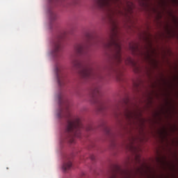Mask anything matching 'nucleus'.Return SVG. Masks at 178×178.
<instances>
[{
  "mask_svg": "<svg viewBox=\"0 0 178 178\" xmlns=\"http://www.w3.org/2000/svg\"><path fill=\"white\" fill-rule=\"evenodd\" d=\"M124 62L126 65H130L131 66H134V67H137L136 63L130 57H128L126 60H124Z\"/></svg>",
  "mask_w": 178,
  "mask_h": 178,
  "instance_id": "obj_9",
  "label": "nucleus"
},
{
  "mask_svg": "<svg viewBox=\"0 0 178 178\" xmlns=\"http://www.w3.org/2000/svg\"><path fill=\"white\" fill-rule=\"evenodd\" d=\"M131 48H132V49H134L135 47H132Z\"/></svg>",
  "mask_w": 178,
  "mask_h": 178,
  "instance_id": "obj_18",
  "label": "nucleus"
},
{
  "mask_svg": "<svg viewBox=\"0 0 178 178\" xmlns=\"http://www.w3.org/2000/svg\"><path fill=\"white\" fill-rule=\"evenodd\" d=\"M91 45V35L88 33L86 35V40L82 43H78L75 45V52L78 55H84L87 54L88 48Z\"/></svg>",
  "mask_w": 178,
  "mask_h": 178,
  "instance_id": "obj_6",
  "label": "nucleus"
},
{
  "mask_svg": "<svg viewBox=\"0 0 178 178\" xmlns=\"http://www.w3.org/2000/svg\"><path fill=\"white\" fill-rule=\"evenodd\" d=\"M129 149H134V146H133V145H131L130 146H129Z\"/></svg>",
  "mask_w": 178,
  "mask_h": 178,
  "instance_id": "obj_17",
  "label": "nucleus"
},
{
  "mask_svg": "<svg viewBox=\"0 0 178 178\" xmlns=\"http://www.w3.org/2000/svg\"><path fill=\"white\" fill-rule=\"evenodd\" d=\"M118 80H120V78H118Z\"/></svg>",
  "mask_w": 178,
  "mask_h": 178,
  "instance_id": "obj_19",
  "label": "nucleus"
},
{
  "mask_svg": "<svg viewBox=\"0 0 178 178\" xmlns=\"http://www.w3.org/2000/svg\"><path fill=\"white\" fill-rule=\"evenodd\" d=\"M106 134L107 136H111V129L109 128L106 129Z\"/></svg>",
  "mask_w": 178,
  "mask_h": 178,
  "instance_id": "obj_14",
  "label": "nucleus"
},
{
  "mask_svg": "<svg viewBox=\"0 0 178 178\" xmlns=\"http://www.w3.org/2000/svg\"><path fill=\"white\" fill-rule=\"evenodd\" d=\"M55 72L58 86H60V87H62V86L65 84V75H63V73H62V67H60V66L59 65H56Z\"/></svg>",
  "mask_w": 178,
  "mask_h": 178,
  "instance_id": "obj_7",
  "label": "nucleus"
},
{
  "mask_svg": "<svg viewBox=\"0 0 178 178\" xmlns=\"http://www.w3.org/2000/svg\"><path fill=\"white\" fill-rule=\"evenodd\" d=\"M72 63L74 69L79 70V73L82 79L88 80V79H97L98 76L97 73L94 72L91 63L81 61L77 58H74Z\"/></svg>",
  "mask_w": 178,
  "mask_h": 178,
  "instance_id": "obj_3",
  "label": "nucleus"
},
{
  "mask_svg": "<svg viewBox=\"0 0 178 178\" xmlns=\"http://www.w3.org/2000/svg\"><path fill=\"white\" fill-rule=\"evenodd\" d=\"M65 38V33L58 35L53 41L52 55L54 58H60L62 56V49H63V44L62 42Z\"/></svg>",
  "mask_w": 178,
  "mask_h": 178,
  "instance_id": "obj_4",
  "label": "nucleus"
},
{
  "mask_svg": "<svg viewBox=\"0 0 178 178\" xmlns=\"http://www.w3.org/2000/svg\"><path fill=\"white\" fill-rule=\"evenodd\" d=\"M147 59H151V54H149V51H147L146 54Z\"/></svg>",
  "mask_w": 178,
  "mask_h": 178,
  "instance_id": "obj_15",
  "label": "nucleus"
},
{
  "mask_svg": "<svg viewBox=\"0 0 178 178\" xmlns=\"http://www.w3.org/2000/svg\"><path fill=\"white\" fill-rule=\"evenodd\" d=\"M72 161L70 160H67L64 162L63 165V170L64 172H67V170H70L72 169Z\"/></svg>",
  "mask_w": 178,
  "mask_h": 178,
  "instance_id": "obj_8",
  "label": "nucleus"
},
{
  "mask_svg": "<svg viewBox=\"0 0 178 178\" xmlns=\"http://www.w3.org/2000/svg\"><path fill=\"white\" fill-rule=\"evenodd\" d=\"M101 95V90H99V87L95 86L90 90V97L92 98L95 104L98 105V111L99 112H102V111H105L106 109V106L105 105V102L102 99H99L98 97Z\"/></svg>",
  "mask_w": 178,
  "mask_h": 178,
  "instance_id": "obj_5",
  "label": "nucleus"
},
{
  "mask_svg": "<svg viewBox=\"0 0 178 178\" xmlns=\"http://www.w3.org/2000/svg\"><path fill=\"white\" fill-rule=\"evenodd\" d=\"M108 178H118V176L115 172H111V175L108 177Z\"/></svg>",
  "mask_w": 178,
  "mask_h": 178,
  "instance_id": "obj_12",
  "label": "nucleus"
},
{
  "mask_svg": "<svg viewBox=\"0 0 178 178\" xmlns=\"http://www.w3.org/2000/svg\"><path fill=\"white\" fill-rule=\"evenodd\" d=\"M95 3L97 5L99 9L106 10L108 13V16L113 23V28L111 31V35L110 38H118V25L116 22L113 21L112 16L116 13V11L113 9V5L119 6V3H122L120 0H94Z\"/></svg>",
  "mask_w": 178,
  "mask_h": 178,
  "instance_id": "obj_2",
  "label": "nucleus"
},
{
  "mask_svg": "<svg viewBox=\"0 0 178 178\" xmlns=\"http://www.w3.org/2000/svg\"><path fill=\"white\" fill-rule=\"evenodd\" d=\"M90 159L92 161H94L95 159V156H94V155L90 156Z\"/></svg>",
  "mask_w": 178,
  "mask_h": 178,
  "instance_id": "obj_16",
  "label": "nucleus"
},
{
  "mask_svg": "<svg viewBox=\"0 0 178 178\" xmlns=\"http://www.w3.org/2000/svg\"><path fill=\"white\" fill-rule=\"evenodd\" d=\"M49 19L51 22L54 20H56V13H55L54 10H50L49 12Z\"/></svg>",
  "mask_w": 178,
  "mask_h": 178,
  "instance_id": "obj_11",
  "label": "nucleus"
},
{
  "mask_svg": "<svg viewBox=\"0 0 178 178\" xmlns=\"http://www.w3.org/2000/svg\"><path fill=\"white\" fill-rule=\"evenodd\" d=\"M58 99L60 110L57 113V116L60 119L62 118H66L67 119L65 129V138L69 143L73 144L74 143V138H80L81 137V130L84 129V125H83V122H81L80 118H76L74 119L72 118L69 111V101L63 97L62 93L58 95Z\"/></svg>",
  "mask_w": 178,
  "mask_h": 178,
  "instance_id": "obj_1",
  "label": "nucleus"
},
{
  "mask_svg": "<svg viewBox=\"0 0 178 178\" xmlns=\"http://www.w3.org/2000/svg\"><path fill=\"white\" fill-rule=\"evenodd\" d=\"M136 116V113H134L133 111H128L127 114H126L127 119H129V120L131 119H134V118Z\"/></svg>",
  "mask_w": 178,
  "mask_h": 178,
  "instance_id": "obj_10",
  "label": "nucleus"
},
{
  "mask_svg": "<svg viewBox=\"0 0 178 178\" xmlns=\"http://www.w3.org/2000/svg\"><path fill=\"white\" fill-rule=\"evenodd\" d=\"M86 130H87V131H90V130H92V126L89 125L86 128Z\"/></svg>",
  "mask_w": 178,
  "mask_h": 178,
  "instance_id": "obj_13",
  "label": "nucleus"
}]
</instances>
